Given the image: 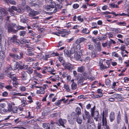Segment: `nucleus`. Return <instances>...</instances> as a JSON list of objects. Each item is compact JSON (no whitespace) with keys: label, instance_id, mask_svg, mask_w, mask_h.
Here are the masks:
<instances>
[{"label":"nucleus","instance_id":"nucleus-24","mask_svg":"<svg viewBox=\"0 0 129 129\" xmlns=\"http://www.w3.org/2000/svg\"><path fill=\"white\" fill-rule=\"evenodd\" d=\"M17 36H14L12 38V40H13V42H14L15 44L17 45H18L19 44V43L17 41Z\"/></svg>","mask_w":129,"mask_h":129},{"label":"nucleus","instance_id":"nucleus-14","mask_svg":"<svg viewBox=\"0 0 129 129\" xmlns=\"http://www.w3.org/2000/svg\"><path fill=\"white\" fill-rule=\"evenodd\" d=\"M20 21L21 22L24 23H26L28 20L27 18L25 16L24 17L23 16H21L20 17Z\"/></svg>","mask_w":129,"mask_h":129},{"label":"nucleus","instance_id":"nucleus-23","mask_svg":"<svg viewBox=\"0 0 129 129\" xmlns=\"http://www.w3.org/2000/svg\"><path fill=\"white\" fill-rule=\"evenodd\" d=\"M81 32L85 34H88L90 33V30L87 28H85L81 30Z\"/></svg>","mask_w":129,"mask_h":129},{"label":"nucleus","instance_id":"nucleus-18","mask_svg":"<svg viewBox=\"0 0 129 129\" xmlns=\"http://www.w3.org/2000/svg\"><path fill=\"white\" fill-rule=\"evenodd\" d=\"M67 121L65 119H60L59 120V122L60 125L62 126L65 127L64 124L66 123Z\"/></svg>","mask_w":129,"mask_h":129},{"label":"nucleus","instance_id":"nucleus-45","mask_svg":"<svg viewBox=\"0 0 129 129\" xmlns=\"http://www.w3.org/2000/svg\"><path fill=\"white\" fill-rule=\"evenodd\" d=\"M34 73L37 77L40 78H41L42 77L41 74L37 72L36 70H35L34 71Z\"/></svg>","mask_w":129,"mask_h":129},{"label":"nucleus","instance_id":"nucleus-39","mask_svg":"<svg viewBox=\"0 0 129 129\" xmlns=\"http://www.w3.org/2000/svg\"><path fill=\"white\" fill-rule=\"evenodd\" d=\"M98 38H94V37H92V41L93 43L95 44H97V41H98Z\"/></svg>","mask_w":129,"mask_h":129},{"label":"nucleus","instance_id":"nucleus-2","mask_svg":"<svg viewBox=\"0 0 129 129\" xmlns=\"http://www.w3.org/2000/svg\"><path fill=\"white\" fill-rule=\"evenodd\" d=\"M14 67V70H16L18 68L20 69H25L28 68L27 65H25L23 63L20 61L15 64Z\"/></svg>","mask_w":129,"mask_h":129},{"label":"nucleus","instance_id":"nucleus-28","mask_svg":"<svg viewBox=\"0 0 129 129\" xmlns=\"http://www.w3.org/2000/svg\"><path fill=\"white\" fill-rule=\"evenodd\" d=\"M45 69L47 70L48 72H54L55 71L54 69H52L50 67L45 68Z\"/></svg>","mask_w":129,"mask_h":129},{"label":"nucleus","instance_id":"nucleus-27","mask_svg":"<svg viewBox=\"0 0 129 129\" xmlns=\"http://www.w3.org/2000/svg\"><path fill=\"white\" fill-rule=\"evenodd\" d=\"M26 73L24 72L22 74L21 78L23 80H26L27 79Z\"/></svg>","mask_w":129,"mask_h":129},{"label":"nucleus","instance_id":"nucleus-7","mask_svg":"<svg viewBox=\"0 0 129 129\" xmlns=\"http://www.w3.org/2000/svg\"><path fill=\"white\" fill-rule=\"evenodd\" d=\"M85 115H83V117L84 120L87 119V121H89L91 120V118L90 117L89 113V112L85 110Z\"/></svg>","mask_w":129,"mask_h":129},{"label":"nucleus","instance_id":"nucleus-60","mask_svg":"<svg viewBox=\"0 0 129 129\" xmlns=\"http://www.w3.org/2000/svg\"><path fill=\"white\" fill-rule=\"evenodd\" d=\"M13 86L16 88H17L18 85L20 84L18 83V82H16L15 83H13Z\"/></svg>","mask_w":129,"mask_h":129},{"label":"nucleus","instance_id":"nucleus-33","mask_svg":"<svg viewBox=\"0 0 129 129\" xmlns=\"http://www.w3.org/2000/svg\"><path fill=\"white\" fill-rule=\"evenodd\" d=\"M64 87L68 92H70L71 91V89L70 88V87L68 85L64 84Z\"/></svg>","mask_w":129,"mask_h":129},{"label":"nucleus","instance_id":"nucleus-41","mask_svg":"<svg viewBox=\"0 0 129 129\" xmlns=\"http://www.w3.org/2000/svg\"><path fill=\"white\" fill-rule=\"evenodd\" d=\"M49 123H44L43 124V127L46 129H49Z\"/></svg>","mask_w":129,"mask_h":129},{"label":"nucleus","instance_id":"nucleus-8","mask_svg":"<svg viewBox=\"0 0 129 129\" xmlns=\"http://www.w3.org/2000/svg\"><path fill=\"white\" fill-rule=\"evenodd\" d=\"M54 8V10L51 13L52 14L53 13H54L56 12L60 9H61L62 7V4H57L56 5Z\"/></svg>","mask_w":129,"mask_h":129},{"label":"nucleus","instance_id":"nucleus-9","mask_svg":"<svg viewBox=\"0 0 129 129\" xmlns=\"http://www.w3.org/2000/svg\"><path fill=\"white\" fill-rule=\"evenodd\" d=\"M40 13L38 12L35 11L33 10H31L29 13L28 15L30 17H33L36 15H38Z\"/></svg>","mask_w":129,"mask_h":129},{"label":"nucleus","instance_id":"nucleus-61","mask_svg":"<svg viewBox=\"0 0 129 129\" xmlns=\"http://www.w3.org/2000/svg\"><path fill=\"white\" fill-rule=\"evenodd\" d=\"M38 63L37 62L34 64H33L32 67L34 68H36L38 67Z\"/></svg>","mask_w":129,"mask_h":129},{"label":"nucleus","instance_id":"nucleus-57","mask_svg":"<svg viewBox=\"0 0 129 129\" xmlns=\"http://www.w3.org/2000/svg\"><path fill=\"white\" fill-rule=\"evenodd\" d=\"M112 56H114L116 57H118V54L115 52H113L112 53Z\"/></svg>","mask_w":129,"mask_h":129},{"label":"nucleus","instance_id":"nucleus-42","mask_svg":"<svg viewBox=\"0 0 129 129\" xmlns=\"http://www.w3.org/2000/svg\"><path fill=\"white\" fill-rule=\"evenodd\" d=\"M5 57L4 52L3 51H0V59H3Z\"/></svg>","mask_w":129,"mask_h":129},{"label":"nucleus","instance_id":"nucleus-5","mask_svg":"<svg viewBox=\"0 0 129 129\" xmlns=\"http://www.w3.org/2000/svg\"><path fill=\"white\" fill-rule=\"evenodd\" d=\"M87 126L88 129H94L95 128V125L93 123L91 120L87 121Z\"/></svg>","mask_w":129,"mask_h":129},{"label":"nucleus","instance_id":"nucleus-11","mask_svg":"<svg viewBox=\"0 0 129 129\" xmlns=\"http://www.w3.org/2000/svg\"><path fill=\"white\" fill-rule=\"evenodd\" d=\"M107 125V122L106 118L104 114L103 113L102 115V125L103 126Z\"/></svg>","mask_w":129,"mask_h":129},{"label":"nucleus","instance_id":"nucleus-32","mask_svg":"<svg viewBox=\"0 0 129 129\" xmlns=\"http://www.w3.org/2000/svg\"><path fill=\"white\" fill-rule=\"evenodd\" d=\"M60 36L62 37H66L68 35L67 33L66 32H64L63 31H60Z\"/></svg>","mask_w":129,"mask_h":129},{"label":"nucleus","instance_id":"nucleus-54","mask_svg":"<svg viewBox=\"0 0 129 129\" xmlns=\"http://www.w3.org/2000/svg\"><path fill=\"white\" fill-rule=\"evenodd\" d=\"M86 47L89 49L91 50L93 49V47L91 45H86Z\"/></svg>","mask_w":129,"mask_h":129},{"label":"nucleus","instance_id":"nucleus-46","mask_svg":"<svg viewBox=\"0 0 129 129\" xmlns=\"http://www.w3.org/2000/svg\"><path fill=\"white\" fill-rule=\"evenodd\" d=\"M27 72L29 74H31L33 72V69L31 67L28 68L27 69Z\"/></svg>","mask_w":129,"mask_h":129},{"label":"nucleus","instance_id":"nucleus-37","mask_svg":"<svg viewBox=\"0 0 129 129\" xmlns=\"http://www.w3.org/2000/svg\"><path fill=\"white\" fill-rule=\"evenodd\" d=\"M56 124L57 123H55L53 122H52L51 123H49V129H52L53 127L54 124Z\"/></svg>","mask_w":129,"mask_h":129},{"label":"nucleus","instance_id":"nucleus-49","mask_svg":"<svg viewBox=\"0 0 129 129\" xmlns=\"http://www.w3.org/2000/svg\"><path fill=\"white\" fill-rule=\"evenodd\" d=\"M117 24L120 26H125L126 25V23L124 22H118Z\"/></svg>","mask_w":129,"mask_h":129},{"label":"nucleus","instance_id":"nucleus-31","mask_svg":"<svg viewBox=\"0 0 129 129\" xmlns=\"http://www.w3.org/2000/svg\"><path fill=\"white\" fill-rule=\"evenodd\" d=\"M83 79L82 77H80L78 80V85H80L83 84Z\"/></svg>","mask_w":129,"mask_h":129},{"label":"nucleus","instance_id":"nucleus-63","mask_svg":"<svg viewBox=\"0 0 129 129\" xmlns=\"http://www.w3.org/2000/svg\"><path fill=\"white\" fill-rule=\"evenodd\" d=\"M125 47L124 45H121V46L120 47V49L122 51H124L125 50Z\"/></svg>","mask_w":129,"mask_h":129},{"label":"nucleus","instance_id":"nucleus-22","mask_svg":"<svg viewBox=\"0 0 129 129\" xmlns=\"http://www.w3.org/2000/svg\"><path fill=\"white\" fill-rule=\"evenodd\" d=\"M63 65L65 68L69 70L71 69L72 67V64L70 63H67L66 64L64 63V65Z\"/></svg>","mask_w":129,"mask_h":129},{"label":"nucleus","instance_id":"nucleus-51","mask_svg":"<svg viewBox=\"0 0 129 129\" xmlns=\"http://www.w3.org/2000/svg\"><path fill=\"white\" fill-rule=\"evenodd\" d=\"M111 83V81L109 79H107L106 80V83L107 85L108 86H110Z\"/></svg>","mask_w":129,"mask_h":129},{"label":"nucleus","instance_id":"nucleus-59","mask_svg":"<svg viewBox=\"0 0 129 129\" xmlns=\"http://www.w3.org/2000/svg\"><path fill=\"white\" fill-rule=\"evenodd\" d=\"M77 19L80 22H82L83 21V18H81L80 16H79L77 17Z\"/></svg>","mask_w":129,"mask_h":129},{"label":"nucleus","instance_id":"nucleus-53","mask_svg":"<svg viewBox=\"0 0 129 129\" xmlns=\"http://www.w3.org/2000/svg\"><path fill=\"white\" fill-rule=\"evenodd\" d=\"M92 26L91 27L92 29L97 28V24L96 23L93 22L92 23Z\"/></svg>","mask_w":129,"mask_h":129},{"label":"nucleus","instance_id":"nucleus-50","mask_svg":"<svg viewBox=\"0 0 129 129\" xmlns=\"http://www.w3.org/2000/svg\"><path fill=\"white\" fill-rule=\"evenodd\" d=\"M110 5L113 8H118V6L116 5H115V4L114 3H112L110 4Z\"/></svg>","mask_w":129,"mask_h":129},{"label":"nucleus","instance_id":"nucleus-52","mask_svg":"<svg viewBox=\"0 0 129 129\" xmlns=\"http://www.w3.org/2000/svg\"><path fill=\"white\" fill-rule=\"evenodd\" d=\"M21 10L22 9L20 7L18 8V9L16 8V10L15 11H16L17 13H17L18 14V13H19L21 12L22 11Z\"/></svg>","mask_w":129,"mask_h":129},{"label":"nucleus","instance_id":"nucleus-25","mask_svg":"<svg viewBox=\"0 0 129 129\" xmlns=\"http://www.w3.org/2000/svg\"><path fill=\"white\" fill-rule=\"evenodd\" d=\"M121 120V115L120 111H119L118 113L117 116V123L119 124L120 121Z\"/></svg>","mask_w":129,"mask_h":129},{"label":"nucleus","instance_id":"nucleus-21","mask_svg":"<svg viewBox=\"0 0 129 129\" xmlns=\"http://www.w3.org/2000/svg\"><path fill=\"white\" fill-rule=\"evenodd\" d=\"M108 42V48L110 47L112 43L113 44H115L116 43V42L111 39H110L109 41Z\"/></svg>","mask_w":129,"mask_h":129},{"label":"nucleus","instance_id":"nucleus-34","mask_svg":"<svg viewBox=\"0 0 129 129\" xmlns=\"http://www.w3.org/2000/svg\"><path fill=\"white\" fill-rule=\"evenodd\" d=\"M76 112L78 115L81 114V110L80 108L79 107H77L76 109Z\"/></svg>","mask_w":129,"mask_h":129},{"label":"nucleus","instance_id":"nucleus-1","mask_svg":"<svg viewBox=\"0 0 129 129\" xmlns=\"http://www.w3.org/2000/svg\"><path fill=\"white\" fill-rule=\"evenodd\" d=\"M5 27L8 30V32H12L15 33H16L17 31L14 29V27H16L18 30H24L25 29V27L24 26H16V25L15 23H9L8 22L6 23L5 26Z\"/></svg>","mask_w":129,"mask_h":129},{"label":"nucleus","instance_id":"nucleus-10","mask_svg":"<svg viewBox=\"0 0 129 129\" xmlns=\"http://www.w3.org/2000/svg\"><path fill=\"white\" fill-rule=\"evenodd\" d=\"M7 76L11 78H12V80L15 82H18L16 80L17 79L15 77H14V75L12 74V73L8 72L7 73Z\"/></svg>","mask_w":129,"mask_h":129},{"label":"nucleus","instance_id":"nucleus-58","mask_svg":"<svg viewBox=\"0 0 129 129\" xmlns=\"http://www.w3.org/2000/svg\"><path fill=\"white\" fill-rule=\"evenodd\" d=\"M26 60L27 61L31 62L34 61L35 59L31 57H28L27 58Z\"/></svg>","mask_w":129,"mask_h":129},{"label":"nucleus","instance_id":"nucleus-40","mask_svg":"<svg viewBox=\"0 0 129 129\" xmlns=\"http://www.w3.org/2000/svg\"><path fill=\"white\" fill-rule=\"evenodd\" d=\"M59 61L62 63V65H64V61L63 58L61 57H60L58 58Z\"/></svg>","mask_w":129,"mask_h":129},{"label":"nucleus","instance_id":"nucleus-29","mask_svg":"<svg viewBox=\"0 0 129 129\" xmlns=\"http://www.w3.org/2000/svg\"><path fill=\"white\" fill-rule=\"evenodd\" d=\"M107 38V36L105 35L104 36L102 37H98V39L99 40L103 42V41L106 40Z\"/></svg>","mask_w":129,"mask_h":129},{"label":"nucleus","instance_id":"nucleus-64","mask_svg":"<svg viewBox=\"0 0 129 129\" xmlns=\"http://www.w3.org/2000/svg\"><path fill=\"white\" fill-rule=\"evenodd\" d=\"M61 102V100H59L56 102L55 103V104L56 105L58 106L60 104Z\"/></svg>","mask_w":129,"mask_h":129},{"label":"nucleus","instance_id":"nucleus-12","mask_svg":"<svg viewBox=\"0 0 129 129\" xmlns=\"http://www.w3.org/2000/svg\"><path fill=\"white\" fill-rule=\"evenodd\" d=\"M86 40V39L83 37L80 38L77 40L76 43L77 44H79L80 43L84 42Z\"/></svg>","mask_w":129,"mask_h":129},{"label":"nucleus","instance_id":"nucleus-56","mask_svg":"<svg viewBox=\"0 0 129 129\" xmlns=\"http://www.w3.org/2000/svg\"><path fill=\"white\" fill-rule=\"evenodd\" d=\"M80 48V45L79 44H77L76 45V51L77 52V51H78L79 50Z\"/></svg>","mask_w":129,"mask_h":129},{"label":"nucleus","instance_id":"nucleus-17","mask_svg":"<svg viewBox=\"0 0 129 129\" xmlns=\"http://www.w3.org/2000/svg\"><path fill=\"white\" fill-rule=\"evenodd\" d=\"M37 92L38 94H43L45 92L44 88L42 87H40L37 90Z\"/></svg>","mask_w":129,"mask_h":129},{"label":"nucleus","instance_id":"nucleus-15","mask_svg":"<svg viewBox=\"0 0 129 129\" xmlns=\"http://www.w3.org/2000/svg\"><path fill=\"white\" fill-rule=\"evenodd\" d=\"M106 63L108 65V67L106 66H104L103 63H101V64L100 65V68L101 70L103 71L104 69H107L109 68V66L110 65V64L109 63H108L107 62H106Z\"/></svg>","mask_w":129,"mask_h":129},{"label":"nucleus","instance_id":"nucleus-35","mask_svg":"<svg viewBox=\"0 0 129 129\" xmlns=\"http://www.w3.org/2000/svg\"><path fill=\"white\" fill-rule=\"evenodd\" d=\"M76 121L78 124H81L82 122V120L81 118L78 116L77 117Z\"/></svg>","mask_w":129,"mask_h":129},{"label":"nucleus","instance_id":"nucleus-19","mask_svg":"<svg viewBox=\"0 0 129 129\" xmlns=\"http://www.w3.org/2000/svg\"><path fill=\"white\" fill-rule=\"evenodd\" d=\"M64 53L65 56H66L70 57L71 54L70 51L67 49L64 50Z\"/></svg>","mask_w":129,"mask_h":129},{"label":"nucleus","instance_id":"nucleus-3","mask_svg":"<svg viewBox=\"0 0 129 129\" xmlns=\"http://www.w3.org/2000/svg\"><path fill=\"white\" fill-rule=\"evenodd\" d=\"M95 106L91 109V115L94 117V119L96 121H98V119L99 117V114L98 111H94Z\"/></svg>","mask_w":129,"mask_h":129},{"label":"nucleus","instance_id":"nucleus-30","mask_svg":"<svg viewBox=\"0 0 129 129\" xmlns=\"http://www.w3.org/2000/svg\"><path fill=\"white\" fill-rule=\"evenodd\" d=\"M71 87L72 89L74 90L76 89L77 88V84L74 82L72 83L71 85Z\"/></svg>","mask_w":129,"mask_h":129},{"label":"nucleus","instance_id":"nucleus-47","mask_svg":"<svg viewBox=\"0 0 129 129\" xmlns=\"http://www.w3.org/2000/svg\"><path fill=\"white\" fill-rule=\"evenodd\" d=\"M18 109L16 107H14L12 108V111L14 113H17Z\"/></svg>","mask_w":129,"mask_h":129},{"label":"nucleus","instance_id":"nucleus-43","mask_svg":"<svg viewBox=\"0 0 129 129\" xmlns=\"http://www.w3.org/2000/svg\"><path fill=\"white\" fill-rule=\"evenodd\" d=\"M112 31L115 32L117 33H120L121 32L120 29V28H113Z\"/></svg>","mask_w":129,"mask_h":129},{"label":"nucleus","instance_id":"nucleus-38","mask_svg":"<svg viewBox=\"0 0 129 129\" xmlns=\"http://www.w3.org/2000/svg\"><path fill=\"white\" fill-rule=\"evenodd\" d=\"M26 34V32L25 31L22 30L19 32V35L20 36H24Z\"/></svg>","mask_w":129,"mask_h":129},{"label":"nucleus","instance_id":"nucleus-4","mask_svg":"<svg viewBox=\"0 0 129 129\" xmlns=\"http://www.w3.org/2000/svg\"><path fill=\"white\" fill-rule=\"evenodd\" d=\"M16 10V7L14 6H12L11 8L8 9V10L10 14L12 16H14L17 15V13H16L14 11Z\"/></svg>","mask_w":129,"mask_h":129},{"label":"nucleus","instance_id":"nucleus-26","mask_svg":"<svg viewBox=\"0 0 129 129\" xmlns=\"http://www.w3.org/2000/svg\"><path fill=\"white\" fill-rule=\"evenodd\" d=\"M8 110L10 112L12 111V103H9L8 104Z\"/></svg>","mask_w":129,"mask_h":129},{"label":"nucleus","instance_id":"nucleus-36","mask_svg":"<svg viewBox=\"0 0 129 129\" xmlns=\"http://www.w3.org/2000/svg\"><path fill=\"white\" fill-rule=\"evenodd\" d=\"M74 57L77 60H78L80 58V56L78 54L77 52H76L75 53Z\"/></svg>","mask_w":129,"mask_h":129},{"label":"nucleus","instance_id":"nucleus-6","mask_svg":"<svg viewBox=\"0 0 129 129\" xmlns=\"http://www.w3.org/2000/svg\"><path fill=\"white\" fill-rule=\"evenodd\" d=\"M50 2L52 5H48L46 7V8L47 11H52L56 5V4L54 1Z\"/></svg>","mask_w":129,"mask_h":129},{"label":"nucleus","instance_id":"nucleus-62","mask_svg":"<svg viewBox=\"0 0 129 129\" xmlns=\"http://www.w3.org/2000/svg\"><path fill=\"white\" fill-rule=\"evenodd\" d=\"M30 43H29L28 41L27 43H25V46L28 48H30L31 46L30 45Z\"/></svg>","mask_w":129,"mask_h":129},{"label":"nucleus","instance_id":"nucleus-20","mask_svg":"<svg viewBox=\"0 0 129 129\" xmlns=\"http://www.w3.org/2000/svg\"><path fill=\"white\" fill-rule=\"evenodd\" d=\"M85 69V67L83 66H81L78 68L77 71L80 73L83 72Z\"/></svg>","mask_w":129,"mask_h":129},{"label":"nucleus","instance_id":"nucleus-13","mask_svg":"<svg viewBox=\"0 0 129 129\" xmlns=\"http://www.w3.org/2000/svg\"><path fill=\"white\" fill-rule=\"evenodd\" d=\"M109 118L110 121L111 122H112L115 119V113L113 112H111Z\"/></svg>","mask_w":129,"mask_h":129},{"label":"nucleus","instance_id":"nucleus-44","mask_svg":"<svg viewBox=\"0 0 129 129\" xmlns=\"http://www.w3.org/2000/svg\"><path fill=\"white\" fill-rule=\"evenodd\" d=\"M112 96H113L114 98H120L121 97L120 94L117 93H115L113 94Z\"/></svg>","mask_w":129,"mask_h":129},{"label":"nucleus","instance_id":"nucleus-55","mask_svg":"<svg viewBox=\"0 0 129 129\" xmlns=\"http://www.w3.org/2000/svg\"><path fill=\"white\" fill-rule=\"evenodd\" d=\"M124 42L126 44L129 45V38H127L125 39L124 40Z\"/></svg>","mask_w":129,"mask_h":129},{"label":"nucleus","instance_id":"nucleus-48","mask_svg":"<svg viewBox=\"0 0 129 129\" xmlns=\"http://www.w3.org/2000/svg\"><path fill=\"white\" fill-rule=\"evenodd\" d=\"M27 104V103L25 100H22L21 101V105L23 106H25Z\"/></svg>","mask_w":129,"mask_h":129},{"label":"nucleus","instance_id":"nucleus-16","mask_svg":"<svg viewBox=\"0 0 129 129\" xmlns=\"http://www.w3.org/2000/svg\"><path fill=\"white\" fill-rule=\"evenodd\" d=\"M7 14L6 11L5 10L2 8H0V15L2 16H5Z\"/></svg>","mask_w":129,"mask_h":129}]
</instances>
